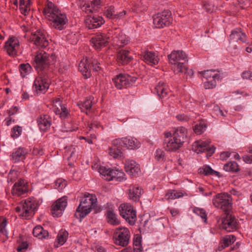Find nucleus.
I'll use <instances>...</instances> for the list:
<instances>
[{"label":"nucleus","instance_id":"obj_1","mask_svg":"<svg viewBox=\"0 0 252 252\" xmlns=\"http://www.w3.org/2000/svg\"><path fill=\"white\" fill-rule=\"evenodd\" d=\"M187 129L183 127H178L173 132H165L164 148L167 151L176 152L187 140Z\"/></svg>","mask_w":252,"mask_h":252},{"label":"nucleus","instance_id":"obj_2","mask_svg":"<svg viewBox=\"0 0 252 252\" xmlns=\"http://www.w3.org/2000/svg\"><path fill=\"white\" fill-rule=\"evenodd\" d=\"M56 57L44 51H39L33 59L32 65L38 73L47 74L55 67Z\"/></svg>","mask_w":252,"mask_h":252},{"label":"nucleus","instance_id":"obj_3","mask_svg":"<svg viewBox=\"0 0 252 252\" xmlns=\"http://www.w3.org/2000/svg\"><path fill=\"white\" fill-rule=\"evenodd\" d=\"M96 202L97 199L94 195L90 194L85 195L76 209L75 217L77 219H83L96 207Z\"/></svg>","mask_w":252,"mask_h":252},{"label":"nucleus","instance_id":"obj_4","mask_svg":"<svg viewBox=\"0 0 252 252\" xmlns=\"http://www.w3.org/2000/svg\"><path fill=\"white\" fill-rule=\"evenodd\" d=\"M38 207V202L32 198H28L21 201L15 208V210L19 215L25 219H29L34 214Z\"/></svg>","mask_w":252,"mask_h":252},{"label":"nucleus","instance_id":"obj_5","mask_svg":"<svg viewBox=\"0 0 252 252\" xmlns=\"http://www.w3.org/2000/svg\"><path fill=\"white\" fill-rule=\"evenodd\" d=\"M98 172L102 177L106 181H113L123 182L126 180V175L122 170L107 168L104 166H99Z\"/></svg>","mask_w":252,"mask_h":252},{"label":"nucleus","instance_id":"obj_6","mask_svg":"<svg viewBox=\"0 0 252 252\" xmlns=\"http://www.w3.org/2000/svg\"><path fill=\"white\" fill-rule=\"evenodd\" d=\"M212 202L216 207L225 213L229 212L232 209V197L227 193H218L213 198Z\"/></svg>","mask_w":252,"mask_h":252},{"label":"nucleus","instance_id":"obj_7","mask_svg":"<svg viewBox=\"0 0 252 252\" xmlns=\"http://www.w3.org/2000/svg\"><path fill=\"white\" fill-rule=\"evenodd\" d=\"M130 237L129 230L126 227H119L115 229L113 235L114 242L116 245L121 247L126 246Z\"/></svg>","mask_w":252,"mask_h":252},{"label":"nucleus","instance_id":"obj_8","mask_svg":"<svg viewBox=\"0 0 252 252\" xmlns=\"http://www.w3.org/2000/svg\"><path fill=\"white\" fill-rule=\"evenodd\" d=\"M171 13L169 10H164L153 16V24L157 28H163L169 26L172 23Z\"/></svg>","mask_w":252,"mask_h":252},{"label":"nucleus","instance_id":"obj_9","mask_svg":"<svg viewBox=\"0 0 252 252\" xmlns=\"http://www.w3.org/2000/svg\"><path fill=\"white\" fill-rule=\"evenodd\" d=\"M206 79L204 82V87L205 89H210L215 88L217 85V81L220 79V75L215 70H207L199 72Z\"/></svg>","mask_w":252,"mask_h":252},{"label":"nucleus","instance_id":"obj_10","mask_svg":"<svg viewBox=\"0 0 252 252\" xmlns=\"http://www.w3.org/2000/svg\"><path fill=\"white\" fill-rule=\"evenodd\" d=\"M120 215L130 224L133 225L136 220V214L133 207L127 204H121L119 207Z\"/></svg>","mask_w":252,"mask_h":252},{"label":"nucleus","instance_id":"obj_11","mask_svg":"<svg viewBox=\"0 0 252 252\" xmlns=\"http://www.w3.org/2000/svg\"><path fill=\"white\" fill-rule=\"evenodd\" d=\"M136 78L126 74H119L113 79L115 87L118 89L124 87H128L132 85L136 81Z\"/></svg>","mask_w":252,"mask_h":252},{"label":"nucleus","instance_id":"obj_12","mask_svg":"<svg viewBox=\"0 0 252 252\" xmlns=\"http://www.w3.org/2000/svg\"><path fill=\"white\" fill-rule=\"evenodd\" d=\"M45 73H38V76L35 79L33 85V89L37 94L46 93L49 87V83L45 78Z\"/></svg>","mask_w":252,"mask_h":252},{"label":"nucleus","instance_id":"obj_13","mask_svg":"<svg viewBox=\"0 0 252 252\" xmlns=\"http://www.w3.org/2000/svg\"><path fill=\"white\" fill-rule=\"evenodd\" d=\"M238 225V221L235 217L228 212L225 213L221 219L222 228L227 232H232L237 229Z\"/></svg>","mask_w":252,"mask_h":252},{"label":"nucleus","instance_id":"obj_14","mask_svg":"<svg viewBox=\"0 0 252 252\" xmlns=\"http://www.w3.org/2000/svg\"><path fill=\"white\" fill-rule=\"evenodd\" d=\"M30 40L37 46L45 48L49 44L47 39L46 32L42 30H37L31 33Z\"/></svg>","mask_w":252,"mask_h":252},{"label":"nucleus","instance_id":"obj_15","mask_svg":"<svg viewBox=\"0 0 252 252\" xmlns=\"http://www.w3.org/2000/svg\"><path fill=\"white\" fill-rule=\"evenodd\" d=\"M109 38V36L105 33H98L92 37L91 42L94 48L98 50L108 45Z\"/></svg>","mask_w":252,"mask_h":252},{"label":"nucleus","instance_id":"obj_16","mask_svg":"<svg viewBox=\"0 0 252 252\" xmlns=\"http://www.w3.org/2000/svg\"><path fill=\"white\" fill-rule=\"evenodd\" d=\"M81 1L80 8L87 14H90L97 11L100 4V0H79Z\"/></svg>","mask_w":252,"mask_h":252},{"label":"nucleus","instance_id":"obj_17","mask_svg":"<svg viewBox=\"0 0 252 252\" xmlns=\"http://www.w3.org/2000/svg\"><path fill=\"white\" fill-rule=\"evenodd\" d=\"M4 48L9 56L14 57L20 48L19 41L16 37H9L5 42Z\"/></svg>","mask_w":252,"mask_h":252},{"label":"nucleus","instance_id":"obj_18","mask_svg":"<svg viewBox=\"0 0 252 252\" xmlns=\"http://www.w3.org/2000/svg\"><path fill=\"white\" fill-rule=\"evenodd\" d=\"M49 21L51 22V24L53 27L60 31L65 29L68 23V19L66 14L62 12L59 13Z\"/></svg>","mask_w":252,"mask_h":252},{"label":"nucleus","instance_id":"obj_19","mask_svg":"<svg viewBox=\"0 0 252 252\" xmlns=\"http://www.w3.org/2000/svg\"><path fill=\"white\" fill-rule=\"evenodd\" d=\"M67 205L66 197L64 196L58 199L52 206L51 213L53 216L56 217L62 216Z\"/></svg>","mask_w":252,"mask_h":252},{"label":"nucleus","instance_id":"obj_20","mask_svg":"<svg viewBox=\"0 0 252 252\" xmlns=\"http://www.w3.org/2000/svg\"><path fill=\"white\" fill-rule=\"evenodd\" d=\"M169 62L175 65V70L177 65L180 63H184V64L188 62V58L186 53L183 51H173L168 56Z\"/></svg>","mask_w":252,"mask_h":252},{"label":"nucleus","instance_id":"obj_21","mask_svg":"<svg viewBox=\"0 0 252 252\" xmlns=\"http://www.w3.org/2000/svg\"><path fill=\"white\" fill-rule=\"evenodd\" d=\"M210 142V140L206 141H196L193 144V148L197 153L207 151L209 154L212 155L215 153L216 148L213 146L211 147H209Z\"/></svg>","mask_w":252,"mask_h":252},{"label":"nucleus","instance_id":"obj_22","mask_svg":"<svg viewBox=\"0 0 252 252\" xmlns=\"http://www.w3.org/2000/svg\"><path fill=\"white\" fill-rule=\"evenodd\" d=\"M105 22L104 20L99 16H87L85 20L86 26L89 29H94L100 27Z\"/></svg>","mask_w":252,"mask_h":252},{"label":"nucleus","instance_id":"obj_23","mask_svg":"<svg viewBox=\"0 0 252 252\" xmlns=\"http://www.w3.org/2000/svg\"><path fill=\"white\" fill-rule=\"evenodd\" d=\"M61 11L52 2L47 1L43 9V12L45 17L50 20L55 17Z\"/></svg>","mask_w":252,"mask_h":252},{"label":"nucleus","instance_id":"obj_24","mask_svg":"<svg viewBox=\"0 0 252 252\" xmlns=\"http://www.w3.org/2000/svg\"><path fill=\"white\" fill-rule=\"evenodd\" d=\"M61 99L59 98H56L53 101L54 111L56 115H59L61 119H65L69 113L67 108L61 104Z\"/></svg>","mask_w":252,"mask_h":252},{"label":"nucleus","instance_id":"obj_25","mask_svg":"<svg viewBox=\"0 0 252 252\" xmlns=\"http://www.w3.org/2000/svg\"><path fill=\"white\" fill-rule=\"evenodd\" d=\"M38 126L42 131L47 130L51 126L52 119L47 115H41L36 119Z\"/></svg>","mask_w":252,"mask_h":252},{"label":"nucleus","instance_id":"obj_26","mask_svg":"<svg viewBox=\"0 0 252 252\" xmlns=\"http://www.w3.org/2000/svg\"><path fill=\"white\" fill-rule=\"evenodd\" d=\"M28 152V150L24 147H19L15 149L11 155L12 161L16 163L23 161L26 158Z\"/></svg>","mask_w":252,"mask_h":252},{"label":"nucleus","instance_id":"obj_27","mask_svg":"<svg viewBox=\"0 0 252 252\" xmlns=\"http://www.w3.org/2000/svg\"><path fill=\"white\" fill-rule=\"evenodd\" d=\"M121 141L119 139H115L113 141V145L108 149V154L114 158H121L122 155V148L120 146Z\"/></svg>","mask_w":252,"mask_h":252},{"label":"nucleus","instance_id":"obj_28","mask_svg":"<svg viewBox=\"0 0 252 252\" xmlns=\"http://www.w3.org/2000/svg\"><path fill=\"white\" fill-rule=\"evenodd\" d=\"M125 168L127 173L131 176H136L140 172L139 165L133 160L126 161Z\"/></svg>","mask_w":252,"mask_h":252},{"label":"nucleus","instance_id":"obj_29","mask_svg":"<svg viewBox=\"0 0 252 252\" xmlns=\"http://www.w3.org/2000/svg\"><path fill=\"white\" fill-rule=\"evenodd\" d=\"M27 191V183L21 179L14 184L12 189V193L13 195L21 196L26 193Z\"/></svg>","mask_w":252,"mask_h":252},{"label":"nucleus","instance_id":"obj_30","mask_svg":"<svg viewBox=\"0 0 252 252\" xmlns=\"http://www.w3.org/2000/svg\"><path fill=\"white\" fill-rule=\"evenodd\" d=\"M90 64L89 58L82 60L79 64L78 70L85 78H88L91 76Z\"/></svg>","mask_w":252,"mask_h":252},{"label":"nucleus","instance_id":"obj_31","mask_svg":"<svg viewBox=\"0 0 252 252\" xmlns=\"http://www.w3.org/2000/svg\"><path fill=\"white\" fill-rule=\"evenodd\" d=\"M142 56L145 62L152 66L157 64L159 60L158 56L154 52H144L142 53Z\"/></svg>","mask_w":252,"mask_h":252},{"label":"nucleus","instance_id":"obj_32","mask_svg":"<svg viewBox=\"0 0 252 252\" xmlns=\"http://www.w3.org/2000/svg\"><path fill=\"white\" fill-rule=\"evenodd\" d=\"M105 15L107 18L114 20H118L121 18L126 14L125 10L121 12L116 11L113 6H109L104 12Z\"/></svg>","mask_w":252,"mask_h":252},{"label":"nucleus","instance_id":"obj_33","mask_svg":"<svg viewBox=\"0 0 252 252\" xmlns=\"http://www.w3.org/2000/svg\"><path fill=\"white\" fill-rule=\"evenodd\" d=\"M120 140L121 144H123L126 147L130 150L138 148L140 145L139 142L135 138L126 137Z\"/></svg>","mask_w":252,"mask_h":252},{"label":"nucleus","instance_id":"obj_34","mask_svg":"<svg viewBox=\"0 0 252 252\" xmlns=\"http://www.w3.org/2000/svg\"><path fill=\"white\" fill-rule=\"evenodd\" d=\"M155 90L157 95L160 98L165 97L169 92L168 86L162 81H159L158 84L156 86Z\"/></svg>","mask_w":252,"mask_h":252},{"label":"nucleus","instance_id":"obj_35","mask_svg":"<svg viewBox=\"0 0 252 252\" xmlns=\"http://www.w3.org/2000/svg\"><path fill=\"white\" fill-rule=\"evenodd\" d=\"M132 58L129 55V52L127 50H122L119 51L117 55L118 62L123 65L127 64L131 61Z\"/></svg>","mask_w":252,"mask_h":252},{"label":"nucleus","instance_id":"obj_36","mask_svg":"<svg viewBox=\"0 0 252 252\" xmlns=\"http://www.w3.org/2000/svg\"><path fill=\"white\" fill-rule=\"evenodd\" d=\"M128 197L134 201L139 200L140 196L142 193L143 190L138 186H130L129 189Z\"/></svg>","mask_w":252,"mask_h":252},{"label":"nucleus","instance_id":"obj_37","mask_svg":"<svg viewBox=\"0 0 252 252\" xmlns=\"http://www.w3.org/2000/svg\"><path fill=\"white\" fill-rule=\"evenodd\" d=\"M230 40L233 41H240L243 43H246L247 41V37L246 34L241 31V29L233 31L230 36Z\"/></svg>","mask_w":252,"mask_h":252},{"label":"nucleus","instance_id":"obj_38","mask_svg":"<svg viewBox=\"0 0 252 252\" xmlns=\"http://www.w3.org/2000/svg\"><path fill=\"white\" fill-rule=\"evenodd\" d=\"M128 42V38L122 33H119L113 38V44L119 47H123L127 44Z\"/></svg>","mask_w":252,"mask_h":252},{"label":"nucleus","instance_id":"obj_39","mask_svg":"<svg viewBox=\"0 0 252 252\" xmlns=\"http://www.w3.org/2000/svg\"><path fill=\"white\" fill-rule=\"evenodd\" d=\"M176 73H183L186 74L187 77H191L193 75V71L192 69H189L184 63H180L177 65V69L175 70Z\"/></svg>","mask_w":252,"mask_h":252},{"label":"nucleus","instance_id":"obj_40","mask_svg":"<svg viewBox=\"0 0 252 252\" xmlns=\"http://www.w3.org/2000/svg\"><path fill=\"white\" fill-rule=\"evenodd\" d=\"M94 97L92 96L87 97L83 101H79L77 105L82 111L89 110L92 106Z\"/></svg>","mask_w":252,"mask_h":252},{"label":"nucleus","instance_id":"obj_41","mask_svg":"<svg viewBox=\"0 0 252 252\" xmlns=\"http://www.w3.org/2000/svg\"><path fill=\"white\" fill-rule=\"evenodd\" d=\"M33 235L39 239L45 238L48 236V232L44 230L41 225L35 226L32 231Z\"/></svg>","mask_w":252,"mask_h":252},{"label":"nucleus","instance_id":"obj_42","mask_svg":"<svg viewBox=\"0 0 252 252\" xmlns=\"http://www.w3.org/2000/svg\"><path fill=\"white\" fill-rule=\"evenodd\" d=\"M19 68L22 77H26L31 73L32 70L31 65L28 63L20 64Z\"/></svg>","mask_w":252,"mask_h":252},{"label":"nucleus","instance_id":"obj_43","mask_svg":"<svg viewBox=\"0 0 252 252\" xmlns=\"http://www.w3.org/2000/svg\"><path fill=\"white\" fill-rule=\"evenodd\" d=\"M223 169L227 172H237L239 171V165L235 161H230L224 165Z\"/></svg>","mask_w":252,"mask_h":252},{"label":"nucleus","instance_id":"obj_44","mask_svg":"<svg viewBox=\"0 0 252 252\" xmlns=\"http://www.w3.org/2000/svg\"><path fill=\"white\" fill-rule=\"evenodd\" d=\"M207 128V124L204 121H200L193 127L194 132L197 134H201Z\"/></svg>","mask_w":252,"mask_h":252},{"label":"nucleus","instance_id":"obj_45","mask_svg":"<svg viewBox=\"0 0 252 252\" xmlns=\"http://www.w3.org/2000/svg\"><path fill=\"white\" fill-rule=\"evenodd\" d=\"M183 196V192L176 190H171L166 194L165 198L168 200L175 199L182 197Z\"/></svg>","mask_w":252,"mask_h":252},{"label":"nucleus","instance_id":"obj_46","mask_svg":"<svg viewBox=\"0 0 252 252\" xmlns=\"http://www.w3.org/2000/svg\"><path fill=\"white\" fill-rule=\"evenodd\" d=\"M68 233L66 230H61L58 234L57 240L60 245H63L66 241Z\"/></svg>","mask_w":252,"mask_h":252},{"label":"nucleus","instance_id":"obj_47","mask_svg":"<svg viewBox=\"0 0 252 252\" xmlns=\"http://www.w3.org/2000/svg\"><path fill=\"white\" fill-rule=\"evenodd\" d=\"M108 222L112 225H117L119 223V220L117 215L112 211L107 212Z\"/></svg>","mask_w":252,"mask_h":252},{"label":"nucleus","instance_id":"obj_48","mask_svg":"<svg viewBox=\"0 0 252 252\" xmlns=\"http://www.w3.org/2000/svg\"><path fill=\"white\" fill-rule=\"evenodd\" d=\"M200 172L203 173L205 175H214L219 176V172L215 171L211 167L208 165H204L202 169H200Z\"/></svg>","mask_w":252,"mask_h":252},{"label":"nucleus","instance_id":"obj_49","mask_svg":"<svg viewBox=\"0 0 252 252\" xmlns=\"http://www.w3.org/2000/svg\"><path fill=\"white\" fill-rule=\"evenodd\" d=\"M236 240L235 237L233 235H226L222 238V241L224 247H227L232 244Z\"/></svg>","mask_w":252,"mask_h":252},{"label":"nucleus","instance_id":"obj_50","mask_svg":"<svg viewBox=\"0 0 252 252\" xmlns=\"http://www.w3.org/2000/svg\"><path fill=\"white\" fill-rule=\"evenodd\" d=\"M66 40L72 44H76L78 41V37L76 33L73 32H68L66 35Z\"/></svg>","mask_w":252,"mask_h":252},{"label":"nucleus","instance_id":"obj_51","mask_svg":"<svg viewBox=\"0 0 252 252\" xmlns=\"http://www.w3.org/2000/svg\"><path fill=\"white\" fill-rule=\"evenodd\" d=\"M89 62L94 71H98L101 69L100 63L97 59L92 58L89 59Z\"/></svg>","mask_w":252,"mask_h":252},{"label":"nucleus","instance_id":"obj_52","mask_svg":"<svg viewBox=\"0 0 252 252\" xmlns=\"http://www.w3.org/2000/svg\"><path fill=\"white\" fill-rule=\"evenodd\" d=\"M66 185V182L61 179H58L55 181V187L59 191H62Z\"/></svg>","mask_w":252,"mask_h":252},{"label":"nucleus","instance_id":"obj_53","mask_svg":"<svg viewBox=\"0 0 252 252\" xmlns=\"http://www.w3.org/2000/svg\"><path fill=\"white\" fill-rule=\"evenodd\" d=\"M193 212L196 215L201 217L203 219H205V221L207 220V214L204 209L196 207L193 209Z\"/></svg>","mask_w":252,"mask_h":252},{"label":"nucleus","instance_id":"obj_54","mask_svg":"<svg viewBox=\"0 0 252 252\" xmlns=\"http://www.w3.org/2000/svg\"><path fill=\"white\" fill-rule=\"evenodd\" d=\"M20 9L22 14L24 15L28 14L30 8L27 6L25 5V0H20Z\"/></svg>","mask_w":252,"mask_h":252},{"label":"nucleus","instance_id":"obj_55","mask_svg":"<svg viewBox=\"0 0 252 252\" xmlns=\"http://www.w3.org/2000/svg\"><path fill=\"white\" fill-rule=\"evenodd\" d=\"M22 132V128L19 126H14L11 131V136L13 138H17Z\"/></svg>","mask_w":252,"mask_h":252},{"label":"nucleus","instance_id":"obj_56","mask_svg":"<svg viewBox=\"0 0 252 252\" xmlns=\"http://www.w3.org/2000/svg\"><path fill=\"white\" fill-rule=\"evenodd\" d=\"M133 252H142V247L140 241H135L134 242Z\"/></svg>","mask_w":252,"mask_h":252},{"label":"nucleus","instance_id":"obj_57","mask_svg":"<svg viewBox=\"0 0 252 252\" xmlns=\"http://www.w3.org/2000/svg\"><path fill=\"white\" fill-rule=\"evenodd\" d=\"M164 152L160 149H157L155 153V158L158 161L162 160L164 159Z\"/></svg>","mask_w":252,"mask_h":252},{"label":"nucleus","instance_id":"obj_58","mask_svg":"<svg viewBox=\"0 0 252 252\" xmlns=\"http://www.w3.org/2000/svg\"><path fill=\"white\" fill-rule=\"evenodd\" d=\"M29 245L27 242H23L17 248L18 252H24L28 248Z\"/></svg>","mask_w":252,"mask_h":252},{"label":"nucleus","instance_id":"obj_59","mask_svg":"<svg viewBox=\"0 0 252 252\" xmlns=\"http://www.w3.org/2000/svg\"><path fill=\"white\" fill-rule=\"evenodd\" d=\"M176 117L178 121L181 122H187L189 119L188 116L184 114L177 115Z\"/></svg>","mask_w":252,"mask_h":252},{"label":"nucleus","instance_id":"obj_60","mask_svg":"<svg viewBox=\"0 0 252 252\" xmlns=\"http://www.w3.org/2000/svg\"><path fill=\"white\" fill-rule=\"evenodd\" d=\"M231 154L232 153L229 152H224L220 154V157L221 159L224 160L229 158Z\"/></svg>","mask_w":252,"mask_h":252},{"label":"nucleus","instance_id":"obj_61","mask_svg":"<svg viewBox=\"0 0 252 252\" xmlns=\"http://www.w3.org/2000/svg\"><path fill=\"white\" fill-rule=\"evenodd\" d=\"M66 155H68L69 156L68 158H71L75 154V148L73 147H70L66 151Z\"/></svg>","mask_w":252,"mask_h":252},{"label":"nucleus","instance_id":"obj_62","mask_svg":"<svg viewBox=\"0 0 252 252\" xmlns=\"http://www.w3.org/2000/svg\"><path fill=\"white\" fill-rule=\"evenodd\" d=\"M32 154L33 155H35V156H37V155H40V156H41L43 154V150L42 149H39V148H34L33 150H32Z\"/></svg>","mask_w":252,"mask_h":252},{"label":"nucleus","instance_id":"obj_63","mask_svg":"<svg viewBox=\"0 0 252 252\" xmlns=\"http://www.w3.org/2000/svg\"><path fill=\"white\" fill-rule=\"evenodd\" d=\"M242 158L246 163H251L252 162V156L245 155Z\"/></svg>","mask_w":252,"mask_h":252},{"label":"nucleus","instance_id":"obj_64","mask_svg":"<svg viewBox=\"0 0 252 252\" xmlns=\"http://www.w3.org/2000/svg\"><path fill=\"white\" fill-rule=\"evenodd\" d=\"M251 74H252V72L250 71H247L243 72L242 76L243 79L250 80Z\"/></svg>","mask_w":252,"mask_h":252}]
</instances>
